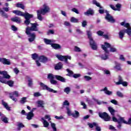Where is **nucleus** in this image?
Here are the masks:
<instances>
[{"mask_svg": "<svg viewBox=\"0 0 131 131\" xmlns=\"http://www.w3.org/2000/svg\"><path fill=\"white\" fill-rule=\"evenodd\" d=\"M34 117V114H33V111L29 112L27 115V119L28 120H31L32 118Z\"/></svg>", "mask_w": 131, "mask_h": 131, "instance_id": "obj_17", "label": "nucleus"}, {"mask_svg": "<svg viewBox=\"0 0 131 131\" xmlns=\"http://www.w3.org/2000/svg\"><path fill=\"white\" fill-rule=\"evenodd\" d=\"M43 120V126L44 127H49V125H50L49 124V122H48L47 121V120L43 119H42Z\"/></svg>", "mask_w": 131, "mask_h": 131, "instance_id": "obj_38", "label": "nucleus"}, {"mask_svg": "<svg viewBox=\"0 0 131 131\" xmlns=\"http://www.w3.org/2000/svg\"><path fill=\"white\" fill-rule=\"evenodd\" d=\"M30 24L31 25V27L26 28V33L29 37L28 38L29 42H32L33 41H34L36 37V35H35V33H31V31H38V28H37V26H38L39 25L37 23H30Z\"/></svg>", "mask_w": 131, "mask_h": 131, "instance_id": "obj_1", "label": "nucleus"}, {"mask_svg": "<svg viewBox=\"0 0 131 131\" xmlns=\"http://www.w3.org/2000/svg\"><path fill=\"white\" fill-rule=\"evenodd\" d=\"M121 123H124V124H131V119H128V121H125L124 117H119V122H118V125L117 126L118 128H121Z\"/></svg>", "mask_w": 131, "mask_h": 131, "instance_id": "obj_7", "label": "nucleus"}, {"mask_svg": "<svg viewBox=\"0 0 131 131\" xmlns=\"http://www.w3.org/2000/svg\"><path fill=\"white\" fill-rule=\"evenodd\" d=\"M16 7L17 8H20V9H22L23 10H25V6H24V5H23V4H21V3H17L16 4Z\"/></svg>", "mask_w": 131, "mask_h": 131, "instance_id": "obj_31", "label": "nucleus"}, {"mask_svg": "<svg viewBox=\"0 0 131 131\" xmlns=\"http://www.w3.org/2000/svg\"><path fill=\"white\" fill-rule=\"evenodd\" d=\"M75 52H81V50H80V48H79L77 46L75 47Z\"/></svg>", "mask_w": 131, "mask_h": 131, "instance_id": "obj_56", "label": "nucleus"}, {"mask_svg": "<svg viewBox=\"0 0 131 131\" xmlns=\"http://www.w3.org/2000/svg\"><path fill=\"white\" fill-rule=\"evenodd\" d=\"M37 104L38 105V107H41V108H45V106L43 105H45V103L43 100H38L37 101Z\"/></svg>", "mask_w": 131, "mask_h": 131, "instance_id": "obj_22", "label": "nucleus"}, {"mask_svg": "<svg viewBox=\"0 0 131 131\" xmlns=\"http://www.w3.org/2000/svg\"><path fill=\"white\" fill-rule=\"evenodd\" d=\"M26 78H27L28 79V86H31L32 85V84H33V81L32 80V79L31 78H30V76H26Z\"/></svg>", "mask_w": 131, "mask_h": 131, "instance_id": "obj_21", "label": "nucleus"}, {"mask_svg": "<svg viewBox=\"0 0 131 131\" xmlns=\"http://www.w3.org/2000/svg\"><path fill=\"white\" fill-rule=\"evenodd\" d=\"M66 71L68 73L67 74V76H69V77H72L73 76V75H74L73 71H72V70H70V69H67Z\"/></svg>", "mask_w": 131, "mask_h": 131, "instance_id": "obj_28", "label": "nucleus"}, {"mask_svg": "<svg viewBox=\"0 0 131 131\" xmlns=\"http://www.w3.org/2000/svg\"><path fill=\"white\" fill-rule=\"evenodd\" d=\"M31 56L33 60H36V59H38V58H39V57H38V55L36 53L32 54Z\"/></svg>", "mask_w": 131, "mask_h": 131, "instance_id": "obj_36", "label": "nucleus"}, {"mask_svg": "<svg viewBox=\"0 0 131 131\" xmlns=\"http://www.w3.org/2000/svg\"><path fill=\"white\" fill-rule=\"evenodd\" d=\"M12 13H13V14H15V15H17V16H20L21 17H24V13L18 10H14L12 11Z\"/></svg>", "mask_w": 131, "mask_h": 131, "instance_id": "obj_18", "label": "nucleus"}, {"mask_svg": "<svg viewBox=\"0 0 131 131\" xmlns=\"http://www.w3.org/2000/svg\"><path fill=\"white\" fill-rule=\"evenodd\" d=\"M94 14V10L93 9L89 8L88 10L86 11V12H84V15L86 16H90L91 15L92 16Z\"/></svg>", "mask_w": 131, "mask_h": 131, "instance_id": "obj_20", "label": "nucleus"}, {"mask_svg": "<svg viewBox=\"0 0 131 131\" xmlns=\"http://www.w3.org/2000/svg\"><path fill=\"white\" fill-rule=\"evenodd\" d=\"M89 127H90V128H93V127H94V126H97V123L96 122H93L92 124V123H89L88 124Z\"/></svg>", "mask_w": 131, "mask_h": 131, "instance_id": "obj_41", "label": "nucleus"}, {"mask_svg": "<svg viewBox=\"0 0 131 131\" xmlns=\"http://www.w3.org/2000/svg\"><path fill=\"white\" fill-rule=\"evenodd\" d=\"M13 71H14V73H15V74H18V73H19L20 72V71H19V70L17 68H15L13 69Z\"/></svg>", "mask_w": 131, "mask_h": 131, "instance_id": "obj_49", "label": "nucleus"}, {"mask_svg": "<svg viewBox=\"0 0 131 131\" xmlns=\"http://www.w3.org/2000/svg\"><path fill=\"white\" fill-rule=\"evenodd\" d=\"M80 76H81L80 74H74L72 77L74 78H78V77H80Z\"/></svg>", "mask_w": 131, "mask_h": 131, "instance_id": "obj_45", "label": "nucleus"}, {"mask_svg": "<svg viewBox=\"0 0 131 131\" xmlns=\"http://www.w3.org/2000/svg\"><path fill=\"white\" fill-rule=\"evenodd\" d=\"M44 42H45L46 45H52V40L47 39V38H44L43 39Z\"/></svg>", "mask_w": 131, "mask_h": 131, "instance_id": "obj_34", "label": "nucleus"}, {"mask_svg": "<svg viewBox=\"0 0 131 131\" xmlns=\"http://www.w3.org/2000/svg\"><path fill=\"white\" fill-rule=\"evenodd\" d=\"M98 35H99V36H103L104 35V32L102 31H98L97 32Z\"/></svg>", "mask_w": 131, "mask_h": 131, "instance_id": "obj_47", "label": "nucleus"}, {"mask_svg": "<svg viewBox=\"0 0 131 131\" xmlns=\"http://www.w3.org/2000/svg\"><path fill=\"white\" fill-rule=\"evenodd\" d=\"M93 3L94 5H96L97 7H98V8H100V9H102V7H101V5H100V3L97 2V1L96 0H93Z\"/></svg>", "mask_w": 131, "mask_h": 131, "instance_id": "obj_39", "label": "nucleus"}, {"mask_svg": "<svg viewBox=\"0 0 131 131\" xmlns=\"http://www.w3.org/2000/svg\"><path fill=\"white\" fill-rule=\"evenodd\" d=\"M98 115L100 118L104 119V121H110L111 119L110 116H109V115H108V114L106 112H99L98 113Z\"/></svg>", "mask_w": 131, "mask_h": 131, "instance_id": "obj_9", "label": "nucleus"}, {"mask_svg": "<svg viewBox=\"0 0 131 131\" xmlns=\"http://www.w3.org/2000/svg\"><path fill=\"white\" fill-rule=\"evenodd\" d=\"M96 130L97 131H101V127L99 126H98V125L96 124Z\"/></svg>", "mask_w": 131, "mask_h": 131, "instance_id": "obj_64", "label": "nucleus"}, {"mask_svg": "<svg viewBox=\"0 0 131 131\" xmlns=\"http://www.w3.org/2000/svg\"><path fill=\"white\" fill-rule=\"evenodd\" d=\"M51 47L54 49V50H59L61 48V45L58 43H52Z\"/></svg>", "mask_w": 131, "mask_h": 131, "instance_id": "obj_23", "label": "nucleus"}, {"mask_svg": "<svg viewBox=\"0 0 131 131\" xmlns=\"http://www.w3.org/2000/svg\"><path fill=\"white\" fill-rule=\"evenodd\" d=\"M111 102L112 103V104H114V105H117L118 102L115 99H113L111 101Z\"/></svg>", "mask_w": 131, "mask_h": 131, "instance_id": "obj_59", "label": "nucleus"}, {"mask_svg": "<svg viewBox=\"0 0 131 131\" xmlns=\"http://www.w3.org/2000/svg\"><path fill=\"white\" fill-rule=\"evenodd\" d=\"M112 119H113V121H114V122H117V123H118V122H119V120H118V119H117V118H116V117H113Z\"/></svg>", "mask_w": 131, "mask_h": 131, "instance_id": "obj_53", "label": "nucleus"}, {"mask_svg": "<svg viewBox=\"0 0 131 131\" xmlns=\"http://www.w3.org/2000/svg\"><path fill=\"white\" fill-rule=\"evenodd\" d=\"M110 48V52L111 53H115L117 50L116 48L111 47V45L107 42H104V45H101V49L105 52L104 55H101V58L102 60H107L108 59V55L106 54H109V51L107 49Z\"/></svg>", "mask_w": 131, "mask_h": 131, "instance_id": "obj_2", "label": "nucleus"}, {"mask_svg": "<svg viewBox=\"0 0 131 131\" xmlns=\"http://www.w3.org/2000/svg\"><path fill=\"white\" fill-rule=\"evenodd\" d=\"M2 105H4V107L6 108V110H8V111H11V107L9 106L7 102H5L4 101H3Z\"/></svg>", "mask_w": 131, "mask_h": 131, "instance_id": "obj_26", "label": "nucleus"}, {"mask_svg": "<svg viewBox=\"0 0 131 131\" xmlns=\"http://www.w3.org/2000/svg\"><path fill=\"white\" fill-rule=\"evenodd\" d=\"M17 130H20L21 128H23V127H25V126L24 125V124H23V123H18L17 124Z\"/></svg>", "mask_w": 131, "mask_h": 131, "instance_id": "obj_32", "label": "nucleus"}, {"mask_svg": "<svg viewBox=\"0 0 131 131\" xmlns=\"http://www.w3.org/2000/svg\"><path fill=\"white\" fill-rule=\"evenodd\" d=\"M70 88L67 87L64 89V93H66V94H69L70 93Z\"/></svg>", "mask_w": 131, "mask_h": 131, "instance_id": "obj_42", "label": "nucleus"}, {"mask_svg": "<svg viewBox=\"0 0 131 131\" xmlns=\"http://www.w3.org/2000/svg\"><path fill=\"white\" fill-rule=\"evenodd\" d=\"M121 64L119 63H116V65L114 67L115 69H116L117 70H118V71H120L121 70Z\"/></svg>", "mask_w": 131, "mask_h": 131, "instance_id": "obj_30", "label": "nucleus"}, {"mask_svg": "<svg viewBox=\"0 0 131 131\" xmlns=\"http://www.w3.org/2000/svg\"><path fill=\"white\" fill-rule=\"evenodd\" d=\"M106 15L105 17V20H107L108 22H110L111 23H115L116 20L115 19H114V18L113 17V16H112L111 14H109L107 11H106Z\"/></svg>", "mask_w": 131, "mask_h": 131, "instance_id": "obj_12", "label": "nucleus"}, {"mask_svg": "<svg viewBox=\"0 0 131 131\" xmlns=\"http://www.w3.org/2000/svg\"><path fill=\"white\" fill-rule=\"evenodd\" d=\"M66 109L67 110V114L68 116H73L74 118H78L79 116V112L77 111H75V113H72L69 107L67 106Z\"/></svg>", "mask_w": 131, "mask_h": 131, "instance_id": "obj_11", "label": "nucleus"}, {"mask_svg": "<svg viewBox=\"0 0 131 131\" xmlns=\"http://www.w3.org/2000/svg\"><path fill=\"white\" fill-rule=\"evenodd\" d=\"M0 14L2 15V16L3 17V18H8L9 15L5 12L2 9L0 8Z\"/></svg>", "mask_w": 131, "mask_h": 131, "instance_id": "obj_27", "label": "nucleus"}, {"mask_svg": "<svg viewBox=\"0 0 131 131\" xmlns=\"http://www.w3.org/2000/svg\"><path fill=\"white\" fill-rule=\"evenodd\" d=\"M0 82H1L2 83H4L5 84H8V85H9L11 88L14 86V81L12 80L7 81L6 78H3L2 80L0 81Z\"/></svg>", "mask_w": 131, "mask_h": 131, "instance_id": "obj_13", "label": "nucleus"}, {"mask_svg": "<svg viewBox=\"0 0 131 131\" xmlns=\"http://www.w3.org/2000/svg\"><path fill=\"white\" fill-rule=\"evenodd\" d=\"M121 26H123L127 28L126 29H123L121 30L119 32V36L120 39H123V37H124L125 33H127L128 35H131V27L129 23H126L125 21H123L121 23Z\"/></svg>", "mask_w": 131, "mask_h": 131, "instance_id": "obj_3", "label": "nucleus"}, {"mask_svg": "<svg viewBox=\"0 0 131 131\" xmlns=\"http://www.w3.org/2000/svg\"><path fill=\"white\" fill-rule=\"evenodd\" d=\"M9 97H10V99H12V100L13 101H14V102H17V98H15V97H14V96H13V95H10Z\"/></svg>", "mask_w": 131, "mask_h": 131, "instance_id": "obj_54", "label": "nucleus"}, {"mask_svg": "<svg viewBox=\"0 0 131 131\" xmlns=\"http://www.w3.org/2000/svg\"><path fill=\"white\" fill-rule=\"evenodd\" d=\"M122 82H123L122 81V78L120 76H119V81L117 82L116 83V84H117V85H119L120 84H122Z\"/></svg>", "mask_w": 131, "mask_h": 131, "instance_id": "obj_40", "label": "nucleus"}, {"mask_svg": "<svg viewBox=\"0 0 131 131\" xmlns=\"http://www.w3.org/2000/svg\"><path fill=\"white\" fill-rule=\"evenodd\" d=\"M11 28L13 31H17V30H18V28H17V27H16L15 26H12Z\"/></svg>", "mask_w": 131, "mask_h": 131, "instance_id": "obj_58", "label": "nucleus"}, {"mask_svg": "<svg viewBox=\"0 0 131 131\" xmlns=\"http://www.w3.org/2000/svg\"><path fill=\"white\" fill-rule=\"evenodd\" d=\"M24 17L26 19L30 20L31 18L33 17V15L30 14L29 13L27 12V13H24Z\"/></svg>", "mask_w": 131, "mask_h": 131, "instance_id": "obj_19", "label": "nucleus"}, {"mask_svg": "<svg viewBox=\"0 0 131 131\" xmlns=\"http://www.w3.org/2000/svg\"><path fill=\"white\" fill-rule=\"evenodd\" d=\"M100 92H104L105 95H107L108 96H111L112 95V92L108 90V88L107 87H105L104 89L100 90Z\"/></svg>", "mask_w": 131, "mask_h": 131, "instance_id": "obj_16", "label": "nucleus"}, {"mask_svg": "<svg viewBox=\"0 0 131 131\" xmlns=\"http://www.w3.org/2000/svg\"><path fill=\"white\" fill-rule=\"evenodd\" d=\"M87 35L89 39V44L92 50H94V51L97 50L98 46H97V43L94 40L93 37H92V32L90 31H88Z\"/></svg>", "mask_w": 131, "mask_h": 131, "instance_id": "obj_5", "label": "nucleus"}, {"mask_svg": "<svg viewBox=\"0 0 131 131\" xmlns=\"http://www.w3.org/2000/svg\"><path fill=\"white\" fill-rule=\"evenodd\" d=\"M1 120L4 122V123H9V119L5 116L1 117Z\"/></svg>", "mask_w": 131, "mask_h": 131, "instance_id": "obj_29", "label": "nucleus"}, {"mask_svg": "<svg viewBox=\"0 0 131 131\" xmlns=\"http://www.w3.org/2000/svg\"><path fill=\"white\" fill-rule=\"evenodd\" d=\"M69 105H70V103H69V102L68 100H65L63 102V106H69Z\"/></svg>", "mask_w": 131, "mask_h": 131, "instance_id": "obj_46", "label": "nucleus"}, {"mask_svg": "<svg viewBox=\"0 0 131 131\" xmlns=\"http://www.w3.org/2000/svg\"><path fill=\"white\" fill-rule=\"evenodd\" d=\"M86 25H88V22H86V20H83L82 22V27H85Z\"/></svg>", "mask_w": 131, "mask_h": 131, "instance_id": "obj_48", "label": "nucleus"}, {"mask_svg": "<svg viewBox=\"0 0 131 131\" xmlns=\"http://www.w3.org/2000/svg\"><path fill=\"white\" fill-rule=\"evenodd\" d=\"M86 102H87L88 103V104H89L90 105L92 104L93 103V101L91 100H90V99L87 98L86 99Z\"/></svg>", "mask_w": 131, "mask_h": 131, "instance_id": "obj_63", "label": "nucleus"}, {"mask_svg": "<svg viewBox=\"0 0 131 131\" xmlns=\"http://www.w3.org/2000/svg\"><path fill=\"white\" fill-rule=\"evenodd\" d=\"M25 24L26 25L28 26L29 24H30V19H26L25 20Z\"/></svg>", "mask_w": 131, "mask_h": 131, "instance_id": "obj_57", "label": "nucleus"}, {"mask_svg": "<svg viewBox=\"0 0 131 131\" xmlns=\"http://www.w3.org/2000/svg\"><path fill=\"white\" fill-rule=\"evenodd\" d=\"M38 60L41 63H47L48 62V57L45 56V55H42L39 57Z\"/></svg>", "mask_w": 131, "mask_h": 131, "instance_id": "obj_15", "label": "nucleus"}, {"mask_svg": "<svg viewBox=\"0 0 131 131\" xmlns=\"http://www.w3.org/2000/svg\"><path fill=\"white\" fill-rule=\"evenodd\" d=\"M81 105L82 106H83V109H86V105L85 104V103L83 102H81Z\"/></svg>", "mask_w": 131, "mask_h": 131, "instance_id": "obj_62", "label": "nucleus"}, {"mask_svg": "<svg viewBox=\"0 0 131 131\" xmlns=\"http://www.w3.org/2000/svg\"><path fill=\"white\" fill-rule=\"evenodd\" d=\"M108 111L110 112L111 114L114 116L115 113V110L113 109V108L111 107H108Z\"/></svg>", "mask_w": 131, "mask_h": 131, "instance_id": "obj_33", "label": "nucleus"}, {"mask_svg": "<svg viewBox=\"0 0 131 131\" xmlns=\"http://www.w3.org/2000/svg\"><path fill=\"white\" fill-rule=\"evenodd\" d=\"M54 33H55V32H54V30H50L47 32L48 35H50V34H54Z\"/></svg>", "mask_w": 131, "mask_h": 131, "instance_id": "obj_55", "label": "nucleus"}, {"mask_svg": "<svg viewBox=\"0 0 131 131\" xmlns=\"http://www.w3.org/2000/svg\"><path fill=\"white\" fill-rule=\"evenodd\" d=\"M109 129L111 130H116V129L112 125H110Z\"/></svg>", "mask_w": 131, "mask_h": 131, "instance_id": "obj_60", "label": "nucleus"}, {"mask_svg": "<svg viewBox=\"0 0 131 131\" xmlns=\"http://www.w3.org/2000/svg\"><path fill=\"white\" fill-rule=\"evenodd\" d=\"M0 62L2 63L3 65H11L10 59L6 58H0Z\"/></svg>", "mask_w": 131, "mask_h": 131, "instance_id": "obj_14", "label": "nucleus"}, {"mask_svg": "<svg viewBox=\"0 0 131 131\" xmlns=\"http://www.w3.org/2000/svg\"><path fill=\"white\" fill-rule=\"evenodd\" d=\"M40 85L41 88H42V90L48 91V92H50V93H53L54 94H57V93H58L57 91L49 88L48 85L45 84L42 82H40Z\"/></svg>", "mask_w": 131, "mask_h": 131, "instance_id": "obj_10", "label": "nucleus"}, {"mask_svg": "<svg viewBox=\"0 0 131 131\" xmlns=\"http://www.w3.org/2000/svg\"><path fill=\"white\" fill-rule=\"evenodd\" d=\"M84 78L85 79V80H86V81H89V80H91V79H92V78L89 76H84Z\"/></svg>", "mask_w": 131, "mask_h": 131, "instance_id": "obj_51", "label": "nucleus"}, {"mask_svg": "<svg viewBox=\"0 0 131 131\" xmlns=\"http://www.w3.org/2000/svg\"><path fill=\"white\" fill-rule=\"evenodd\" d=\"M51 11V9L47 4L43 5V8L37 11V19L40 21H42V16L41 15H45L47 13H49Z\"/></svg>", "mask_w": 131, "mask_h": 131, "instance_id": "obj_4", "label": "nucleus"}, {"mask_svg": "<svg viewBox=\"0 0 131 131\" xmlns=\"http://www.w3.org/2000/svg\"><path fill=\"white\" fill-rule=\"evenodd\" d=\"M13 96H16V97H19V93L18 91H14L13 92Z\"/></svg>", "mask_w": 131, "mask_h": 131, "instance_id": "obj_61", "label": "nucleus"}, {"mask_svg": "<svg viewBox=\"0 0 131 131\" xmlns=\"http://www.w3.org/2000/svg\"><path fill=\"white\" fill-rule=\"evenodd\" d=\"M56 58L59 60V61H64L66 64H68V59L71 60V56L69 55L63 56L61 55H56Z\"/></svg>", "mask_w": 131, "mask_h": 131, "instance_id": "obj_8", "label": "nucleus"}, {"mask_svg": "<svg viewBox=\"0 0 131 131\" xmlns=\"http://www.w3.org/2000/svg\"><path fill=\"white\" fill-rule=\"evenodd\" d=\"M47 78L51 80L52 79H54L55 78L57 80L61 81V82H66V79L60 75H54L52 73H49L48 75Z\"/></svg>", "mask_w": 131, "mask_h": 131, "instance_id": "obj_6", "label": "nucleus"}, {"mask_svg": "<svg viewBox=\"0 0 131 131\" xmlns=\"http://www.w3.org/2000/svg\"><path fill=\"white\" fill-rule=\"evenodd\" d=\"M62 68H63V64L61 62H58L55 67V70H60Z\"/></svg>", "mask_w": 131, "mask_h": 131, "instance_id": "obj_25", "label": "nucleus"}, {"mask_svg": "<svg viewBox=\"0 0 131 131\" xmlns=\"http://www.w3.org/2000/svg\"><path fill=\"white\" fill-rule=\"evenodd\" d=\"M72 12H74V13H76V14H79V12L78 11V10L77 9L74 8L72 9Z\"/></svg>", "mask_w": 131, "mask_h": 131, "instance_id": "obj_50", "label": "nucleus"}, {"mask_svg": "<svg viewBox=\"0 0 131 131\" xmlns=\"http://www.w3.org/2000/svg\"><path fill=\"white\" fill-rule=\"evenodd\" d=\"M27 99V97H23L21 98L20 103V104H25L27 101L26 100Z\"/></svg>", "mask_w": 131, "mask_h": 131, "instance_id": "obj_37", "label": "nucleus"}, {"mask_svg": "<svg viewBox=\"0 0 131 131\" xmlns=\"http://www.w3.org/2000/svg\"><path fill=\"white\" fill-rule=\"evenodd\" d=\"M50 83H51V84H57V83H58V81L54 79H52L50 80Z\"/></svg>", "mask_w": 131, "mask_h": 131, "instance_id": "obj_43", "label": "nucleus"}, {"mask_svg": "<svg viewBox=\"0 0 131 131\" xmlns=\"http://www.w3.org/2000/svg\"><path fill=\"white\" fill-rule=\"evenodd\" d=\"M11 21L12 22H15L16 23H21V19L17 16L11 18Z\"/></svg>", "mask_w": 131, "mask_h": 131, "instance_id": "obj_24", "label": "nucleus"}, {"mask_svg": "<svg viewBox=\"0 0 131 131\" xmlns=\"http://www.w3.org/2000/svg\"><path fill=\"white\" fill-rule=\"evenodd\" d=\"M71 22L72 23H78V19L74 17H72L71 18Z\"/></svg>", "mask_w": 131, "mask_h": 131, "instance_id": "obj_35", "label": "nucleus"}, {"mask_svg": "<svg viewBox=\"0 0 131 131\" xmlns=\"http://www.w3.org/2000/svg\"><path fill=\"white\" fill-rule=\"evenodd\" d=\"M117 96L120 98H123V94L119 91L117 92Z\"/></svg>", "mask_w": 131, "mask_h": 131, "instance_id": "obj_44", "label": "nucleus"}, {"mask_svg": "<svg viewBox=\"0 0 131 131\" xmlns=\"http://www.w3.org/2000/svg\"><path fill=\"white\" fill-rule=\"evenodd\" d=\"M41 96V94L39 93V92H35L34 93V97H40Z\"/></svg>", "mask_w": 131, "mask_h": 131, "instance_id": "obj_52", "label": "nucleus"}]
</instances>
